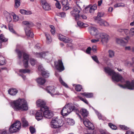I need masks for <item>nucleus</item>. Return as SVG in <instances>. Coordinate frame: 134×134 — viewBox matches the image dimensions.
I'll use <instances>...</instances> for the list:
<instances>
[{"label":"nucleus","mask_w":134,"mask_h":134,"mask_svg":"<svg viewBox=\"0 0 134 134\" xmlns=\"http://www.w3.org/2000/svg\"><path fill=\"white\" fill-rule=\"evenodd\" d=\"M10 105L15 111H26L28 109L27 102L24 99L19 98L14 100L11 102Z\"/></svg>","instance_id":"obj_1"},{"label":"nucleus","mask_w":134,"mask_h":134,"mask_svg":"<svg viewBox=\"0 0 134 134\" xmlns=\"http://www.w3.org/2000/svg\"><path fill=\"white\" fill-rule=\"evenodd\" d=\"M104 70L105 73L111 76L112 80L113 82H117L119 81H121V82H125L124 80L121 75L115 72L114 70H111L108 67H105Z\"/></svg>","instance_id":"obj_2"},{"label":"nucleus","mask_w":134,"mask_h":134,"mask_svg":"<svg viewBox=\"0 0 134 134\" xmlns=\"http://www.w3.org/2000/svg\"><path fill=\"white\" fill-rule=\"evenodd\" d=\"M77 6L74 8V10L71 12V15L75 17L76 20H77L79 18V14L81 10V7L83 6L82 3L81 2H77Z\"/></svg>","instance_id":"obj_3"},{"label":"nucleus","mask_w":134,"mask_h":134,"mask_svg":"<svg viewBox=\"0 0 134 134\" xmlns=\"http://www.w3.org/2000/svg\"><path fill=\"white\" fill-rule=\"evenodd\" d=\"M74 109V106L71 103L66 104L61 111V114L63 116H66L69 114Z\"/></svg>","instance_id":"obj_4"},{"label":"nucleus","mask_w":134,"mask_h":134,"mask_svg":"<svg viewBox=\"0 0 134 134\" xmlns=\"http://www.w3.org/2000/svg\"><path fill=\"white\" fill-rule=\"evenodd\" d=\"M62 125V120L57 118L53 119L50 124L51 127L54 129L60 127Z\"/></svg>","instance_id":"obj_5"},{"label":"nucleus","mask_w":134,"mask_h":134,"mask_svg":"<svg viewBox=\"0 0 134 134\" xmlns=\"http://www.w3.org/2000/svg\"><path fill=\"white\" fill-rule=\"evenodd\" d=\"M36 56L37 57L45 58L49 61L52 60L53 58L52 54L49 53L48 52H43L40 53H37Z\"/></svg>","instance_id":"obj_6"},{"label":"nucleus","mask_w":134,"mask_h":134,"mask_svg":"<svg viewBox=\"0 0 134 134\" xmlns=\"http://www.w3.org/2000/svg\"><path fill=\"white\" fill-rule=\"evenodd\" d=\"M41 111H42L43 116L46 118L50 119L53 116V114L51 111L48 110L47 106H44L41 108Z\"/></svg>","instance_id":"obj_7"},{"label":"nucleus","mask_w":134,"mask_h":134,"mask_svg":"<svg viewBox=\"0 0 134 134\" xmlns=\"http://www.w3.org/2000/svg\"><path fill=\"white\" fill-rule=\"evenodd\" d=\"M100 34L96 28L93 27V43L98 42L99 35Z\"/></svg>","instance_id":"obj_8"},{"label":"nucleus","mask_w":134,"mask_h":134,"mask_svg":"<svg viewBox=\"0 0 134 134\" xmlns=\"http://www.w3.org/2000/svg\"><path fill=\"white\" fill-rule=\"evenodd\" d=\"M119 85L122 88L133 90L134 89V80L132 81L131 82L129 81H127L124 85L119 84Z\"/></svg>","instance_id":"obj_9"},{"label":"nucleus","mask_w":134,"mask_h":134,"mask_svg":"<svg viewBox=\"0 0 134 134\" xmlns=\"http://www.w3.org/2000/svg\"><path fill=\"white\" fill-rule=\"evenodd\" d=\"M56 88L53 86H50L47 87L46 91L47 92L50 94L52 96L57 95H59V92L55 91Z\"/></svg>","instance_id":"obj_10"},{"label":"nucleus","mask_w":134,"mask_h":134,"mask_svg":"<svg viewBox=\"0 0 134 134\" xmlns=\"http://www.w3.org/2000/svg\"><path fill=\"white\" fill-rule=\"evenodd\" d=\"M99 37L98 39V42L99 41V39H101V42L103 43H107L109 38V36L105 33H102L100 34L99 35Z\"/></svg>","instance_id":"obj_11"},{"label":"nucleus","mask_w":134,"mask_h":134,"mask_svg":"<svg viewBox=\"0 0 134 134\" xmlns=\"http://www.w3.org/2000/svg\"><path fill=\"white\" fill-rule=\"evenodd\" d=\"M29 56L26 53H24L23 54V62L25 68H27L28 66V61Z\"/></svg>","instance_id":"obj_12"},{"label":"nucleus","mask_w":134,"mask_h":134,"mask_svg":"<svg viewBox=\"0 0 134 134\" xmlns=\"http://www.w3.org/2000/svg\"><path fill=\"white\" fill-rule=\"evenodd\" d=\"M55 65L57 70L60 71H61L64 70V67L63 63L61 60H58L57 64L56 65V64H55Z\"/></svg>","instance_id":"obj_13"},{"label":"nucleus","mask_w":134,"mask_h":134,"mask_svg":"<svg viewBox=\"0 0 134 134\" xmlns=\"http://www.w3.org/2000/svg\"><path fill=\"white\" fill-rule=\"evenodd\" d=\"M41 3L43 9L46 10L51 9L50 6L45 0H41Z\"/></svg>","instance_id":"obj_14"},{"label":"nucleus","mask_w":134,"mask_h":134,"mask_svg":"<svg viewBox=\"0 0 134 134\" xmlns=\"http://www.w3.org/2000/svg\"><path fill=\"white\" fill-rule=\"evenodd\" d=\"M46 102L43 100L41 99H39L36 102V105L38 107H40L41 108L44 107L46 106Z\"/></svg>","instance_id":"obj_15"},{"label":"nucleus","mask_w":134,"mask_h":134,"mask_svg":"<svg viewBox=\"0 0 134 134\" xmlns=\"http://www.w3.org/2000/svg\"><path fill=\"white\" fill-rule=\"evenodd\" d=\"M61 3L63 6V10H67L69 9V3L68 0H61Z\"/></svg>","instance_id":"obj_16"},{"label":"nucleus","mask_w":134,"mask_h":134,"mask_svg":"<svg viewBox=\"0 0 134 134\" xmlns=\"http://www.w3.org/2000/svg\"><path fill=\"white\" fill-rule=\"evenodd\" d=\"M43 116L42 111H41V109L40 110L36 112L35 115L36 118L38 121H39L42 119Z\"/></svg>","instance_id":"obj_17"},{"label":"nucleus","mask_w":134,"mask_h":134,"mask_svg":"<svg viewBox=\"0 0 134 134\" xmlns=\"http://www.w3.org/2000/svg\"><path fill=\"white\" fill-rule=\"evenodd\" d=\"M83 122L85 126L88 127L89 130L92 129V124L88 120L83 119Z\"/></svg>","instance_id":"obj_18"},{"label":"nucleus","mask_w":134,"mask_h":134,"mask_svg":"<svg viewBox=\"0 0 134 134\" xmlns=\"http://www.w3.org/2000/svg\"><path fill=\"white\" fill-rule=\"evenodd\" d=\"M116 41L118 44L122 46H124L126 44V42L124 40L123 38H117Z\"/></svg>","instance_id":"obj_19"},{"label":"nucleus","mask_w":134,"mask_h":134,"mask_svg":"<svg viewBox=\"0 0 134 134\" xmlns=\"http://www.w3.org/2000/svg\"><path fill=\"white\" fill-rule=\"evenodd\" d=\"M36 80L37 83L41 85H43L46 82V80L42 77L38 78Z\"/></svg>","instance_id":"obj_20"},{"label":"nucleus","mask_w":134,"mask_h":134,"mask_svg":"<svg viewBox=\"0 0 134 134\" xmlns=\"http://www.w3.org/2000/svg\"><path fill=\"white\" fill-rule=\"evenodd\" d=\"M80 112L81 115L83 117L87 116L88 114V111L86 109H81L80 110Z\"/></svg>","instance_id":"obj_21"},{"label":"nucleus","mask_w":134,"mask_h":134,"mask_svg":"<svg viewBox=\"0 0 134 134\" xmlns=\"http://www.w3.org/2000/svg\"><path fill=\"white\" fill-rule=\"evenodd\" d=\"M58 36V38L60 41H62L66 43L69 42V40L62 35L59 34Z\"/></svg>","instance_id":"obj_22"},{"label":"nucleus","mask_w":134,"mask_h":134,"mask_svg":"<svg viewBox=\"0 0 134 134\" xmlns=\"http://www.w3.org/2000/svg\"><path fill=\"white\" fill-rule=\"evenodd\" d=\"M8 92V93L12 96L15 95L17 93L18 91L15 89H9Z\"/></svg>","instance_id":"obj_23"},{"label":"nucleus","mask_w":134,"mask_h":134,"mask_svg":"<svg viewBox=\"0 0 134 134\" xmlns=\"http://www.w3.org/2000/svg\"><path fill=\"white\" fill-rule=\"evenodd\" d=\"M98 23L101 26H109V24L108 22L102 19L100 21L98 22Z\"/></svg>","instance_id":"obj_24"},{"label":"nucleus","mask_w":134,"mask_h":134,"mask_svg":"<svg viewBox=\"0 0 134 134\" xmlns=\"http://www.w3.org/2000/svg\"><path fill=\"white\" fill-rule=\"evenodd\" d=\"M14 126L16 128V129L18 130H19L21 128V124L19 121H16L13 124Z\"/></svg>","instance_id":"obj_25"},{"label":"nucleus","mask_w":134,"mask_h":134,"mask_svg":"<svg viewBox=\"0 0 134 134\" xmlns=\"http://www.w3.org/2000/svg\"><path fill=\"white\" fill-rule=\"evenodd\" d=\"M118 31L120 33L123 32L126 35H127L129 34V31L128 29H118Z\"/></svg>","instance_id":"obj_26"},{"label":"nucleus","mask_w":134,"mask_h":134,"mask_svg":"<svg viewBox=\"0 0 134 134\" xmlns=\"http://www.w3.org/2000/svg\"><path fill=\"white\" fill-rule=\"evenodd\" d=\"M11 15L13 17V21L16 22L18 21L19 19L18 16L16 15L14 13L12 12L11 13Z\"/></svg>","instance_id":"obj_27"},{"label":"nucleus","mask_w":134,"mask_h":134,"mask_svg":"<svg viewBox=\"0 0 134 134\" xmlns=\"http://www.w3.org/2000/svg\"><path fill=\"white\" fill-rule=\"evenodd\" d=\"M9 131L11 133H14L18 131L16 128L14 126V124H12L9 128Z\"/></svg>","instance_id":"obj_28"},{"label":"nucleus","mask_w":134,"mask_h":134,"mask_svg":"<svg viewBox=\"0 0 134 134\" xmlns=\"http://www.w3.org/2000/svg\"><path fill=\"white\" fill-rule=\"evenodd\" d=\"M26 35L30 37H32L34 36V34L30 30L27 29L25 30Z\"/></svg>","instance_id":"obj_29"},{"label":"nucleus","mask_w":134,"mask_h":134,"mask_svg":"<svg viewBox=\"0 0 134 134\" xmlns=\"http://www.w3.org/2000/svg\"><path fill=\"white\" fill-rule=\"evenodd\" d=\"M45 35L46 37L47 43H49L51 42L52 40L50 35L48 33H45Z\"/></svg>","instance_id":"obj_30"},{"label":"nucleus","mask_w":134,"mask_h":134,"mask_svg":"<svg viewBox=\"0 0 134 134\" xmlns=\"http://www.w3.org/2000/svg\"><path fill=\"white\" fill-rule=\"evenodd\" d=\"M66 122L70 125H73L75 124L74 121L72 119H67L66 120Z\"/></svg>","instance_id":"obj_31"},{"label":"nucleus","mask_w":134,"mask_h":134,"mask_svg":"<svg viewBox=\"0 0 134 134\" xmlns=\"http://www.w3.org/2000/svg\"><path fill=\"white\" fill-rule=\"evenodd\" d=\"M22 123V126L24 127H26L28 126V122L24 118H22L21 119Z\"/></svg>","instance_id":"obj_32"},{"label":"nucleus","mask_w":134,"mask_h":134,"mask_svg":"<svg viewBox=\"0 0 134 134\" xmlns=\"http://www.w3.org/2000/svg\"><path fill=\"white\" fill-rule=\"evenodd\" d=\"M5 63V60L4 58L0 53V65H3Z\"/></svg>","instance_id":"obj_33"},{"label":"nucleus","mask_w":134,"mask_h":134,"mask_svg":"<svg viewBox=\"0 0 134 134\" xmlns=\"http://www.w3.org/2000/svg\"><path fill=\"white\" fill-rule=\"evenodd\" d=\"M81 94L86 98H91L92 96V94L91 93L88 92H83L81 93Z\"/></svg>","instance_id":"obj_34"},{"label":"nucleus","mask_w":134,"mask_h":134,"mask_svg":"<svg viewBox=\"0 0 134 134\" xmlns=\"http://www.w3.org/2000/svg\"><path fill=\"white\" fill-rule=\"evenodd\" d=\"M19 71L21 73L25 74L30 73V71L27 69H21L19 70Z\"/></svg>","instance_id":"obj_35"},{"label":"nucleus","mask_w":134,"mask_h":134,"mask_svg":"<svg viewBox=\"0 0 134 134\" xmlns=\"http://www.w3.org/2000/svg\"><path fill=\"white\" fill-rule=\"evenodd\" d=\"M104 61L107 65L109 66L111 65V64L110 62V60L108 58L105 57L104 59Z\"/></svg>","instance_id":"obj_36"},{"label":"nucleus","mask_w":134,"mask_h":134,"mask_svg":"<svg viewBox=\"0 0 134 134\" xmlns=\"http://www.w3.org/2000/svg\"><path fill=\"white\" fill-rule=\"evenodd\" d=\"M49 26L51 28L50 31L52 34L53 35H54L55 32V27L52 25H50Z\"/></svg>","instance_id":"obj_37"},{"label":"nucleus","mask_w":134,"mask_h":134,"mask_svg":"<svg viewBox=\"0 0 134 134\" xmlns=\"http://www.w3.org/2000/svg\"><path fill=\"white\" fill-rule=\"evenodd\" d=\"M125 6V5L123 3H117L114 5V7L115 8L124 7Z\"/></svg>","instance_id":"obj_38"},{"label":"nucleus","mask_w":134,"mask_h":134,"mask_svg":"<svg viewBox=\"0 0 134 134\" xmlns=\"http://www.w3.org/2000/svg\"><path fill=\"white\" fill-rule=\"evenodd\" d=\"M42 76L45 78H48L49 76V74L47 71H43L42 72Z\"/></svg>","instance_id":"obj_39"},{"label":"nucleus","mask_w":134,"mask_h":134,"mask_svg":"<svg viewBox=\"0 0 134 134\" xmlns=\"http://www.w3.org/2000/svg\"><path fill=\"white\" fill-rule=\"evenodd\" d=\"M129 35L130 37H133L134 36V27L131 28L129 31Z\"/></svg>","instance_id":"obj_40"},{"label":"nucleus","mask_w":134,"mask_h":134,"mask_svg":"<svg viewBox=\"0 0 134 134\" xmlns=\"http://www.w3.org/2000/svg\"><path fill=\"white\" fill-rule=\"evenodd\" d=\"M109 56L110 58H112L114 56V52L111 50H109L108 51Z\"/></svg>","instance_id":"obj_41"},{"label":"nucleus","mask_w":134,"mask_h":134,"mask_svg":"<svg viewBox=\"0 0 134 134\" xmlns=\"http://www.w3.org/2000/svg\"><path fill=\"white\" fill-rule=\"evenodd\" d=\"M20 0H15V7L16 8L19 7L20 6Z\"/></svg>","instance_id":"obj_42"},{"label":"nucleus","mask_w":134,"mask_h":134,"mask_svg":"<svg viewBox=\"0 0 134 134\" xmlns=\"http://www.w3.org/2000/svg\"><path fill=\"white\" fill-rule=\"evenodd\" d=\"M108 126L112 130H116L117 129V127L111 123H109L108 124Z\"/></svg>","instance_id":"obj_43"},{"label":"nucleus","mask_w":134,"mask_h":134,"mask_svg":"<svg viewBox=\"0 0 134 134\" xmlns=\"http://www.w3.org/2000/svg\"><path fill=\"white\" fill-rule=\"evenodd\" d=\"M82 89L81 86L79 85H76L75 87V89L77 91H80Z\"/></svg>","instance_id":"obj_44"},{"label":"nucleus","mask_w":134,"mask_h":134,"mask_svg":"<svg viewBox=\"0 0 134 134\" xmlns=\"http://www.w3.org/2000/svg\"><path fill=\"white\" fill-rule=\"evenodd\" d=\"M23 24L28 26H31L33 25V24L32 23L30 22H29L27 21H23Z\"/></svg>","instance_id":"obj_45"},{"label":"nucleus","mask_w":134,"mask_h":134,"mask_svg":"<svg viewBox=\"0 0 134 134\" xmlns=\"http://www.w3.org/2000/svg\"><path fill=\"white\" fill-rule=\"evenodd\" d=\"M0 40L3 42H5L8 40L7 38H5L2 34L0 36Z\"/></svg>","instance_id":"obj_46"},{"label":"nucleus","mask_w":134,"mask_h":134,"mask_svg":"<svg viewBox=\"0 0 134 134\" xmlns=\"http://www.w3.org/2000/svg\"><path fill=\"white\" fill-rule=\"evenodd\" d=\"M124 65L126 66H128L132 65V63L128 60H124L123 62Z\"/></svg>","instance_id":"obj_47"},{"label":"nucleus","mask_w":134,"mask_h":134,"mask_svg":"<svg viewBox=\"0 0 134 134\" xmlns=\"http://www.w3.org/2000/svg\"><path fill=\"white\" fill-rule=\"evenodd\" d=\"M95 113H96V114L98 116V118L100 120V119H102L103 120V119H102L103 117L100 113H99V112H98L97 111L95 110V109H93Z\"/></svg>","instance_id":"obj_48"},{"label":"nucleus","mask_w":134,"mask_h":134,"mask_svg":"<svg viewBox=\"0 0 134 134\" xmlns=\"http://www.w3.org/2000/svg\"><path fill=\"white\" fill-rule=\"evenodd\" d=\"M59 81L61 83L66 87H68V86L66 83L62 80V79L61 77H60L59 78Z\"/></svg>","instance_id":"obj_49"},{"label":"nucleus","mask_w":134,"mask_h":134,"mask_svg":"<svg viewBox=\"0 0 134 134\" xmlns=\"http://www.w3.org/2000/svg\"><path fill=\"white\" fill-rule=\"evenodd\" d=\"M57 15L62 18L65 17L66 16L65 13L64 12L58 13Z\"/></svg>","instance_id":"obj_50"},{"label":"nucleus","mask_w":134,"mask_h":134,"mask_svg":"<svg viewBox=\"0 0 134 134\" xmlns=\"http://www.w3.org/2000/svg\"><path fill=\"white\" fill-rule=\"evenodd\" d=\"M16 51L18 54L19 58L20 59L21 58L22 54H23V52H21L19 50L17 49Z\"/></svg>","instance_id":"obj_51"},{"label":"nucleus","mask_w":134,"mask_h":134,"mask_svg":"<svg viewBox=\"0 0 134 134\" xmlns=\"http://www.w3.org/2000/svg\"><path fill=\"white\" fill-rule=\"evenodd\" d=\"M9 31L13 33L16 34L15 31L14 30L13 27L12 26L9 25Z\"/></svg>","instance_id":"obj_52"},{"label":"nucleus","mask_w":134,"mask_h":134,"mask_svg":"<svg viewBox=\"0 0 134 134\" xmlns=\"http://www.w3.org/2000/svg\"><path fill=\"white\" fill-rule=\"evenodd\" d=\"M30 132L32 134L36 132L35 129L32 126L30 127Z\"/></svg>","instance_id":"obj_53"},{"label":"nucleus","mask_w":134,"mask_h":134,"mask_svg":"<svg viewBox=\"0 0 134 134\" xmlns=\"http://www.w3.org/2000/svg\"><path fill=\"white\" fill-rule=\"evenodd\" d=\"M119 127L121 129L124 130H127L129 128L125 125H120Z\"/></svg>","instance_id":"obj_54"},{"label":"nucleus","mask_w":134,"mask_h":134,"mask_svg":"<svg viewBox=\"0 0 134 134\" xmlns=\"http://www.w3.org/2000/svg\"><path fill=\"white\" fill-rule=\"evenodd\" d=\"M93 59L98 64L99 63V62L98 60L97 56L96 55H94L93 56Z\"/></svg>","instance_id":"obj_55"},{"label":"nucleus","mask_w":134,"mask_h":134,"mask_svg":"<svg viewBox=\"0 0 134 134\" xmlns=\"http://www.w3.org/2000/svg\"><path fill=\"white\" fill-rule=\"evenodd\" d=\"M30 63L32 66L34 65L36 63V61L34 59L31 58L30 59Z\"/></svg>","instance_id":"obj_56"},{"label":"nucleus","mask_w":134,"mask_h":134,"mask_svg":"<svg viewBox=\"0 0 134 134\" xmlns=\"http://www.w3.org/2000/svg\"><path fill=\"white\" fill-rule=\"evenodd\" d=\"M38 70L40 71H42V72L43 71H44V69L43 68L42 66L41 65H39L38 68Z\"/></svg>","instance_id":"obj_57"},{"label":"nucleus","mask_w":134,"mask_h":134,"mask_svg":"<svg viewBox=\"0 0 134 134\" xmlns=\"http://www.w3.org/2000/svg\"><path fill=\"white\" fill-rule=\"evenodd\" d=\"M92 6L90 7L88 6L85 8V10L87 11H89L90 13L92 11Z\"/></svg>","instance_id":"obj_58"},{"label":"nucleus","mask_w":134,"mask_h":134,"mask_svg":"<svg viewBox=\"0 0 134 134\" xmlns=\"http://www.w3.org/2000/svg\"><path fill=\"white\" fill-rule=\"evenodd\" d=\"M3 15L6 18L10 15V14L6 11L4 10L3 11Z\"/></svg>","instance_id":"obj_59"},{"label":"nucleus","mask_w":134,"mask_h":134,"mask_svg":"<svg viewBox=\"0 0 134 134\" xmlns=\"http://www.w3.org/2000/svg\"><path fill=\"white\" fill-rule=\"evenodd\" d=\"M56 7L57 8L60 9L61 8V6L60 3L58 1H57V2L55 4Z\"/></svg>","instance_id":"obj_60"},{"label":"nucleus","mask_w":134,"mask_h":134,"mask_svg":"<svg viewBox=\"0 0 134 134\" xmlns=\"http://www.w3.org/2000/svg\"><path fill=\"white\" fill-rule=\"evenodd\" d=\"M79 99L82 101H83L85 103L88 104V102L86 99L85 98H83L81 97H79Z\"/></svg>","instance_id":"obj_61"},{"label":"nucleus","mask_w":134,"mask_h":134,"mask_svg":"<svg viewBox=\"0 0 134 134\" xmlns=\"http://www.w3.org/2000/svg\"><path fill=\"white\" fill-rule=\"evenodd\" d=\"M94 19L96 21H97V22L98 23V22H99L101 20H102L101 18L100 17H99L98 16V15H97V16L96 17L94 18Z\"/></svg>","instance_id":"obj_62"},{"label":"nucleus","mask_w":134,"mask_h":134,"mask_svg":"<svg viewBox=\"0 0 134 134\" xmlns=\"http://www.w3.org/2000/svg\"><path fill=\"white\" fill-rule=\"evenodd\" d=\"M7 21L8 22H10L12 20V18L11 17L10 15L9 16H8L6 18Z\"/></svg>","instance_id":"obj_63"},{"label":"nucleus","mask_w":134,"mask_h":134,"mask_svg":"<svg viewBox=\"0 0 134 134\" xmlns=\"http://www.w3.org/2000/svg\"><path fill=\"white\" fill-rule=\"evenodd\" d=\"M91 48L90 47L87 48L86 50V53L88 54H90V53L91 51Z\"/></svg>","instance_id":"obj_64"}]
</instances>
